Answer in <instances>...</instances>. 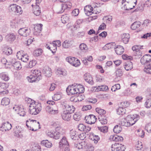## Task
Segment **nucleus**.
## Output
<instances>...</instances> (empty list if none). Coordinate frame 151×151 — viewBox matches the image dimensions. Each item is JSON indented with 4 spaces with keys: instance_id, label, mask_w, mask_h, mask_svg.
Instances as JSON below:
<instances>
[{
    "instance_id": "nucleus-25",
    "label": "nucleus",
    "mask_w": 151,
    "mask_h": 151,
    "mask_svg": "<svg viewBox=\"0 0 151 151\" xmlns=\"http://www.w3.org/2000/svg\"><path fill=\"white\" fill-rule=\"evenodd\" d=\"M69 16L68 14L62 15L61 17V21L64 24L68 23L69 21Z\"/></svg>"
},
{
    "instance_id": "nucleus-53",
    "label": "nucleus",
    "mask_w": 151,
    "mask_h": 151,
    "mask_svg": "<svg viewBox=\"0 0 151 151\" xmlns=\"http://www.w3.org/2000/svg\"><path fill=\"white\" fill-rule=\"evenodd\" d=\"M17 6V5L14 4L11 5L9 7V10L15 13Z\"/></svg>"
},
{
    "instance_id": "nucleus-17",
    "label": "nucleus",
    "mask_w": 151,
    "mask_h": 151,
    "mask_svg": "<svg viewBox=\"0 0 151 151\" xmlns=\"http://www.w3.org/2000/svg\"><path fill=\"white\" fill-rule=\"evenodd\" d=\"M42 25L39 24L36 25L34 28V34L35 35H37L39 34L42 29Z\"/></svg>"
},
{
    "instance_id": "nucleus-8",
    "label": "nucleus",
    "mask_w": 151,
    "mask_h": 151,
    "mask_svg": "<svg viewBox=\"0 0 151 151\" xmlns=\"http://www.w3.org/2000/svg\"><path fill=\"white\" fill-rule=\"evenodd\" d=\"M84 10L86 14L88 16L91 15L92 13L97 14L100 12L99 11L95 12L93 7H92L91 5L86 6L84 7Z\"/></svg>"
},
{
    "instance_id": "nucleus-2",
    "label": "nucleus",
    "mask_w": 151,
    "mask_h": 151,
    "mask_svg": "<svg viewBox=\"0 0 151 151\" xmlns=\"http://www.w3.org/2000/svg\"><path fill=\"white\" fill-rule=\"evenodd\" d=\"M31 101V102L29 103V112L32 115H37L41 110V106L40 103L36 102L33 100L30 99L28 101Z\"/></svg>"
},
{
    "instance_id": "nucleus-20",
    "label": "nucleus",
    "mask_w": 151,
    "mask_h": 151,
    "mask_svg": "<svg viewBox=\"0 0 151 151\" xmlns=\"http://www.w3.org/2000/svg\"><path fill=\"white\" fill-rule=\"evenodd\" d=\"M45 110L47 112L50 114L55 115L58 114V111L50 109V106H49L46 107Z\"/></svg>"
},
{
    "instance_id": "nucleus-62",
    "label": "nucleus",
    "mask_w": 151,
    "mask_h": 151,
    "mask_svg": "<svg viewBox=\"0 0 151 151\" xmlns=\"http://www.w3.org/2000/svg\"><path fill=\"white\" fill-rule=\"evenodd\" d=\"M145 129L149 133H151V123H149L146 124Z\"/></svg>"
},
{
    "instance_id": "nucleus-35",
    "label": "nucleus",
    "mask_w": 151,
    "mask_h": 151,
    "mask_svg": "<svg viewBox=\"0 0 151 151\" xmlns=\"http://www.w3.org/2000/svg\"><path fill=\"white\" fill-rule=\"evenodd\" d=\"M16 70H19L22 68V66L20 62L16 61L12 66Z\"/></svg>"
},
{
    "instance_id": "nucleus-5",
    "label": "nucleus",
    "mask_w": 151,
    "mask_h": 151,
    "mask_svg": "<svg viewBox=\"0 0 151 151\" xmlns=\"http://www.w3.org/2000/svg\"><path fill=\"white\" fill-rule=\"evenodd\" d=\"M72 4L70 3L62 4L60 6L58 7L56 9V12L58 14L63 12L66 9H70L72 6Z\"/></svg>"
},
{
    "instance_id": "nucleus-24",
    "label": "nucleus",
    "mask_w": 151,
    "mask_h": 151,
    "mask_svg": "<svg viewBox=\"0 0 151 151\" xmlns=\"http://www.w3.org/2000/svg\"><path fill=\"white\" fill-rule=\"evenodd\" d=\"M33 13L34 14L37 16L40 15L41 13L40 8L38 5H36L33 9Z\"/></svg>"
},
{
    "instance_id": "nucleus-38",
    "label": "nucleus",
    "mask_w": 151,
    "mask_h": 151,
    "mask_svg": "<svg viewBox=\"0 0 151 151\" xmlns=\"http://www.w3.org/2000/svg\"><path fill=\"white\" fill-rule=\"evenodd\" d=\"M98 129L101 132L105 133L108 132V127L106 126H104L102 127H98Z\"/></svg>"
},
{
    "instance_id": "nucleus-48",
    "label": "nucleus",
    "mask_w": 151,
    "mask_h": 151,
    "mask_svg": "<svg viewBox=\"0 0 151 151\" xmlns=\"http://www.w3.org/2000/svg\"><path fill=\"white\" fill-rule=\"evenodd\" d=\"M96 111L101 116L102 115L106 113V111L104 109L97 108L96 109Z\"/></svg>"
},
{
    "instance_id": "nucleus-33",
    "label": "nucleus",
    "mask_w": 151,
    "mask_h": 151,
    "mask_svg": "<svg viewBox=\"0 0 151 151\" xmlns=\"http://www.w3.org/2000/svg\"><path fill=\"white\" fill-rule=\"evenodd\" d=\"M126 112V110L124 107H119L117 110V114L119 115H123Z\"/></svg>"
},
{
    "instance_id": "nucleus-28",
    "label": "nucleus",
    "mask_w": 151,
    "mask_h": 151,
    "mask_svg": "<svg viewBox=\"0 0 151 151\" xmlns=\"http://www.w3.org/2000/svg\"><path fill=\"white\" fill-rule=\"evenodd\" d=\"M70 136L71 139L73 140H76L78 139V135L76 134V132L71 130L70 133Z\"/></svg>"
},
{
    "instance_id": "nucleus-43",
    "label": "nucleus",
    "mask_w": 151,
    "mask_h": 151,
    "mask_svg": "<svg viewBox=\"0 0 151 151\" xmlns=\"http://www.w3.org/2000/svg\"><path fill=\"white\" fill-rule=\"evenodd\" d=\"M12 53V50L11 48H7L4 50L3 51V54L6 55H9L11 54Z\"/></svg>"
},
{
    "instance_id": "nucleus-4",
    "label": "nucleus",
    "mask_w": 151,
    "mask_h": 151,
    "mask_svg": "<svg viewBox=\"0 0 151 151\" xmlns=\"http://www.w3.org/2000/svg\"><path fill=\"white\" fill-rule=\"evenodd\" d=\"M32 74L27 78L29 82L32 83L37 82L42 78L41 73L40 70H35L32 71Z\"/></svg>"
},
{
    "instance_id": "nucleus-21",
    "label": "nucleus",
    "mask_w": 151,
    "mask_h": 151,
    "mask_svg": "<svg viewBox=\"0 0 151 151\" xmlns=\"http://www.w3.org/2000/svg\"><path fill=\"white\" fill-rule=\"evenodd\" d=\"M122 41L125 44H127L129 41L130 36L129 34H124L122 35Z\"/></svg>"
},
{
    "instance_id": "nucleus-58",
    "label": "nucleus",
    "mask_w": 151,
    "mask_h": 151,
    "mask_svg": "<svg viewBox=\"0 0 151 151\" xmlns=\"http://www.w3.org/2000/svg\"><path fill=\"white\" fill-rule=\"evenodd\" d=\"M130 104V103L129 102L126 101L122 102L121 103V105L124 108L128 107L129 106Z\"/></svg>"
},
{
    "instance_id": "nucleus-31",
    "label": "nucleus",
    "mask_w": 151,
    "mask_h": 151,
    "mask_svg": "<svg viewBox=\"0 0 151 151\" xmlns=\"http://www.w3.org/2000/svg\"><path fill=\"white\" fill-rule=\"evenodd\" d=\"M122 130V128L120 125H116L114 127V132L116 133H120Z\"/></svg>"
},
{
    "instance_id": "nucleus-7",
    "label": "nucleus",
    "mask_w": 151,
    "mask_h": 151,
    "mask_svg": "<svg viewBox=\"0 0 151 151\" xmlns=\"http://www.w3.org/2000/svg\"><path fill=\"white\" fill-rule=\"evenodd\" d=\"M125 148L124 145L115 143L111 145L112 151H124Z\"/></svg>"
},
{
    "instance_id": "nucleus-15",
    "label": "nucleus",
    "mask_w": 151,
    "mask_h": 151,
    "mask_svg": "<svg viewBox=\"0 0 151 151\" xmlns=\"http://www.w3.org/2000/svg\"><path fill=\"white\" fill-rule=\"evenodd\" d=\"M61 116L63 119L67 121H69L71 119V114L66 112V111H64Z\"/></svg>"
},
{
    "instance_id": "nucleus-51",
    "label": "nucleus",
    "mask_w": 151,
    "mask_h": 151,
    "mask_svg": "<svg viewBox=\"0 0 151 151\" xmlns=\"http://www.w3.org/2000/svg\"><path fill=\"white\" fill-rule=\"evenodd\" d=\"M115 45L116 44L114 42L106 44L104 47V48L106 47H108V49L113 48L114 47H115Z\"/></svg>"
},
{
    "instance_id": "nucleus-47",
    "label": "nucleus",
    "mask_w": 151,
    "mask_h": 151,
    "mask_svg": "<svg viewBox=\"0 0 151 151\" xmlns=\"http://www.w3.org/2000/svg\"><path fill=\"white\" fill-rule=\"evenodd\" d=\"M52 44L54 48H55V49H57L56 46L59 47L61 46V42L60 40L54 41L52 42Z\"/></svg>"
},
{
    "instance_id": "nucleus-49",
    "label": "nucleus",
    "mask_w": 151,
    "mask_h": 151,
    "mask_svg": "<svg viewBox=\"0 0 151 151\" xmlns=\"http://www.w3.org/2000/svg\"><path fill=\"white\" fill-rule=\"evenodd\" d=\"M99 121L100 123L102 124H106L107 122V120L106 119L103 118L102 116L99 117L98 118Z\"/></svg>"
},
{
    "instance_id": "nucleus-3",
    "label": "nucleus",
    "mask_w": 151,
    "mask_h": 151,
    "mask_svg": "<svg viewBox=\"0 0 151 151\" xmlns=\"http://www.w3.org/2000/svg\"><path fill=\"white\" fill-rule=\"evenodd\" d=\"M138 115L136 117L134 115L131 117L129 116H128L126 119H123L121 120L119 124L121 126L129 127L133 125L139 119Z\"/></svg>"
},
{
    "instance_id": "nucleus-11",
    "label": "nucleus",
    "mask_w": 151,
    "mask_h": 151,
    "mask_svg": "<svg viewBox=\"0 0 151 151\" xmlns=\"http://www.w3.org/2000/svg\"><path fill=\"white\" fill-rule=\"evenodd\" d=\"M30 32V29L26 27L21 28L18 30V33L20 35L25 37L29 35Z\"/></svg>"
},
{
    "instance_id": "nucleus-60",
    "label": "nucleus",
    "mask_w": 151,
    "mask_h": 151,
    "mask_svg": "<svg viewBox=\"0 0 151 151\" xmlns=\"http://www.w3.org/2000/svg\"><path fill=\"white\" fill-rule=\"evenodd\" d=\"M36 63L37 62L35 60H32V61H31L29 63L28 68H32L33 66L36 65Z\"/></svg>"
},
{
    "instance_id": "nucleus-16",
    "label": "nucleus",
    "mask_w": 151,
    "mask_h": 151,
    "mask_svg": "<svg viewBox=\"0 0 151 151\" xmlns=\"http://www.w3.org/2000/svg\"><path fill=\"white\" fill-rule=\"evenodd\" d=\"M114 49L118 55H122L124 51V48L120 45L116 46L115 47Z\"/></svg>"
},
{
    "instance_id": "nucleus-27",
    "label": "nucleus",
    "mask_w": 151,
    "mask_h": 151,
    "mask_svg": "<svg viewBox=\"0 0 151 151\" xmlns=\"http://www.w3.org/2000/svg\"><path fill=\"white\" fill-rule=\"evenodd\" d=\"M41 144L48 148L51 147L52 145V144L47 140L42 141L41 142Z\"/></svg>"
},
{
    "instance_id": "nucleus-40",
    "label": "nucleus",
    "mask_w": 151,
    "mask_h": 151,
    "mask_svg": "<svg viewBox=\"0 0 151 151\" xmlns=\"http://www.w3.org/2000/svg\"><path fill=\"white\" fill-rule=\"evenodd\" d=\"M33 151H41L40 146L38 144L34 143L33 146L32 147Z\"/></svg>"
},
{
    "instance_id": "nucleus-37",
    "label": "nucleus",
    "mask_w": 151,
    "mask_h": 151,
    "mask_svg": "<svg viewBox=\"0 0 151 151\" xmlns=\"http://www.w3.org/2000/svg\"><path fill=\"white\" fill-rule=\"evenodd\" d=\"M42 52L43 51L41 49H38L34 51L33 55L35 56H39L42 54Z\"/></svg>"
},
{
    "instance_id": "nucleus-1",
    "label": "nucleus",
    "mask_w": 151,
    "mask_h": 151,
    "mask_svg": "<svg viewBox=\"0 0 151 151\" xmlns=\"http://www.w3.org/2000/svg\"><path fill=\"white\" fill-rule=\"evenodd\" d=\"M84 88L80 85H72L68 87L66 89V92L69 95H76L81 93L84 92Z\"/></svg>"
},
{
    "instance_id": "nucleus-19",
    "label": "nucleus",
    "mask_w": 151,
    "mask_h": 151,
    "mask_svg": "<svg viewBox=\"0 0 151 151\" xmlns=\"http://www.w3.org/2000/svg\"><path fill=\"white\" fill-rule=\"evenodd\" d=\"M5 38L6 40L11 42L14 41L15 39L16 36L14 34L10 33L6 35Z\"/></svg>"
},
{
    "instance_id": "nucleus-14",
    "label": "nucleus",
    "mask_w": 151,
    "mask_h": 151,
    "mask_svg": "<svg viewBox=\"0 0 151 151\" xmlns=\"http://www.w3.org/2000/svg\"><path fill=\"white\" fill-rule=\"evenodd\" d=\"M85 80L89 84L92 85L94 83L93 78L88 73H86L84 75Z\"/></svg>"
},
{
    "instance_id": "nucleus-52",
    "label": "nucleus",
    "mask_w": 151,
    "mask_h": 151,
    "mask_svg": "<svg viewBox=\"0 0 151 151\" xmlns=\"http://www.w3.org/2000/svg\"><path fill=\"white\" fill-rule=\"evenodd\" d=\"M28 56L27 54H23V55L22 56V58H20L22 61L24 62H27L28 60Z\"/></svg>"
},
{
    "instance_id": "nucleus-12",
    "label": "nucleus",
    "mask_w": 151,
    "mask_h": 151,
    "mask_svg": "<svg viewBox=\"0 0 151 151\" xmlns=\"http://www.w3.org/2000/svg\"><path fill=\"white\" fill-rule=\"evenodd\" d=\"M63 106L65 109L64 111H66V112L71 114L73 113L75 110V108L73 105H70L66 104H64Z\"/></svg>"
},
{
    "instance_id": "nucleus-46",
    "label": "nucleus",
    "mask_w": 151,
    "mask_h": 151,
    "mask_svg": "<svg viewBox=\"0 0 151 151\" xmlns=\"http://www.w3.org/2000/svg\"><path fill=\"white\" fill-rule=\"evenodd\" d=\"M133 55L134 56H136V58H140L142 55V53L141 51L139 50L134 51V53H133Z\"/></svg>"
},
{
    "instance_id": "nucleus-30",
    "label": "nucleus",
    "mask_w": 151,
    "mask_h": 151,
    "mask_svg": "<svg viewBox=\"0 0 151 151\" xmlns=\"http://www.w3.org/2000/svg\"><path fill=\"white\" fill-rule=\"evenodd\" d=\"M81 114L79 112L76 113L73 116L74 119L77 121H79L81 119Z\"/></svg>"
},
{
    "instance_id": "nucleus-36",
    "label": "nucleus",
    "mask_w": 151,
    "mask_h": 151,
    "mask_svg": "<svg viewBox=\"0 0 151 151\" xmlns=\"http://www.w3.org/2000/svg\"><path fill=\"white\" fill-rule=\"evenodd\" d=\"M133 68V64L131 61L128 62L124 66L125 69L127 71L131 70Z\"/></svg>"
},
{
    "instance_id": "nucleus-23",
    "label": "nucleus",
    "mask_w": 151,
    "mask_h": 151,
    "mask_svg": "<svg viewBox=\"0 0 151 151\" xmlns=\"http://www.w3.org/2000/svg\"><path fill=\"white\" fill-rule=\"evenodd\" d=\"M141 25V22L139 21H136L133 23L131 26V29L134 30L139 28Z\"/></svg>"
},
{
    "instance_id": "nucleus-13",
    "label": "nucleus",
    "mask_w": 151,
    "mask_h": 151,
    "mask_svg": "<svg viewBox=\"0 0 151 151\" xmlns=\"http://www.w3.org/2000/svg\"><path fill=\"white\" fill-rule=\"evenodd\" d=\"M68 142L65 137H63L59 143V147L60 149H63L65 146H66V147L68 146Z\"/></svg>"
},
{
    "instance_id": "nucleus-18",
    "label": "nucleus",
    "mask_w": 151,
    "mask_h": 151,
    "mask_svg": "<svg viewBox=\"0 0 151 151\" xmlns=\"http://www.w3.org/2000/svg\"><path fill=\"white\" fill-rule=\"evenodd\" d=\"M110 139L111 140L116 142H121L123 140V138L122 136L115 135H111L110 137Z\"/></svg>"
},
{
    "instance_id": "nucleus-34",
    "label": "nucleus",
    "mask_w": 151,
    "mask_h": 151,
    "mask_svg": "<svg viewBox=\"0 0 151 151\" xmlns=\"http://www.w3.org/2000/svg\"><path fill=\"white\" fill-rule=\"evenodd\" d=\"M10 102V99L7 98H3L1 101V105L3 106H6L8 105Z\"/></svg>"
},
{
    "instance_id": "nucleus-56",
    "label": "nucleus",
    "mask_w": 151,
    "mask_h": 151,
    "mask_svg": "<svg viewBox=\"0 0 151 151\" xmlns=\"http://www.w3.org/2000/svg\"><path fill=\"white\" fill-rule=\"evenodd\" d=\"M142 46H141L138 45H134L132 47V49L133 50L134 53V51H137L140 49H142Z\"/></svg>"
},
{
    "instance_id": "nucleus-42",
    "label": "nucleus",
    "mask_w": 151,
    "mask_h": 151,
    "mask_svg": "<svg viewBox=\"0 0 151 151\" xmlns=\"http://www.w3.org/2000/svg\"><path fill=\"white\" fill-rule=\"evenodd\" d=\"M79 47L81 50L83 52H86L88 49L87 45L84 43L81 44L80 45Z\"/></svg>"
},
{
    "instance_id": "nucleus-32",
    "label": "nucleus",
    "mask_w": 151,
    "mask_h": 151,
    "mask_svg": "<svg viewBox=\"0 0 151 151\" xmlns=\"http://www.w3.org/2000/svg\"><path fill=\"white\" fill-rule=\"evenodd\" d=\"M44 73L45 74V76L47 77H50L52 75L51 72V69L49 67H47L43 71Z\"/></svg>"
},
{
    "instance_id": "nucleus-45",
    "label": "nucleus",
    "mask_w": 151,
    "mask_h": 151,
    "mask_svg": "<svg viewBox=\"0 0 151 151\" xmlns=\"http://www.w3.org/2000/svg\"><path fill=\"white\" fill-rule=\"evenodd\" d=\"M84 96L83 95H78L77 97H76L74 99V102H76L77 101H81L82 100L84 99Z\"/></svg>"
},
{
    "instance_id": "nucleus-26",
    "label": "nucleus",
    "mask_w": 151,
    "mask_h": 151,
    "mask_svg": "<svg viewBox=\"0 0 151 151\" xmlns=\"http://www.w3.org/2000/svg\"><path fill=\"white\" fill-rule=\"evenodd\" d=\"M0 77L1 79L5 81H7L9 79L8 75L5 72H2L0 73Z\"/></svg>"
},
{
    "instance_id": "nucleus-50",
    "label": "nucleus",
    "mask_w": 151,
    "mask_h": 151,
    "mask_svg": "<svg viewBox=\"0 0 151 151\" xmlns=\"http://www.w3.org/2000/svg\"><path fill=\"white\" fill-rule=\"evenodd\" d=\"M136 149L137 150H141L142 148V142L140 141H138L137 144L135 146Z\"/></svg>"
},
{
    "instance_id": "nucleus-6",
    "label": "nucleus",
    "mask_w": 151,
    "mask_h": 151,
    "mask_svg": "<svg viewBox=\"0 0 151 151\" xmlns=\"http://www.w3.org/2000/svg\"><path fill=\"white\" fill-rule=\"evenodd\" d=\"M66 60L70 64L76 67L79 66L80 64L79 60L74 57H68L66 58Z\"/></svg>"
},
{
    "instance_id": "nucleus-9",
    "label": "nucleus",
    "mask_w": 151,
    "mask_h": 151,
    "mask_svg": "<svg viewBox=\"0 0 151 151\" xmlns=\"http://www.w3.org/2000/svg\"><path fill=\"white\" fill-rule=\"evenodd\" d=\"M13 109L20 116H23L25 114V112L23 107L22 105L19 106L15 105L13 107Z\"/></svg>"
},
{
    "instance_id": "nucleus-61",
    "label": "nucleus",
    "mask_w": 151,
    "mask_h": 151,
    "mask_svg": "<svg viewBox=\"0 0 151 151\" xmlns=\"http://www.w3.org/2000/svg\"><path fill=\"white\" fill-rule=\"evenodd\" d=\"M85 128V126L81 124H79L78 127V129L81 131H84Z\"/></svg>"
},
{
    "instance_id": "nucleus-39",
    "label": "nucleus",
    "mask_w": 151,
    "mask_h": 151,
    "mask_svg": "<svg viewBox=\"0 0 151 151\" xmlns=\"http://www.w3.org/2000/svg\"><path fill=\"white\" fill-rule=\"evenodd\" d=\"M55 131L58 132L61 135H63L65 132V130L62 128L59 127H56Z\"/></svg>"
},
{
    "instance_id": "nucleus-22",
    "label": "nucleus",
    "mask_w": 151,
    "mask_h": 151,
    "mask_svg": "<svg viewBox=\"0 0 151 151\" xmlns=\"http://www.w3.org/2000/svg\"><path fill=\"white\" fill-rule=\"evenodd\" d=\"M12 127V126L11 124L9 122H7L4 123L2 125V129H4L5 131H9L10 130Z\"/></svg>"
},
{
    "instance_id": "nucleus-55",
    "label": "nucleus",
    "mask_w": 151,
    "mask_h": 151,
    "mask_svg": "<svg viewBox=\"0 0 151 151\" xmlns=\"http://www.w3.org/2000/svg\"><path fill=\"white\" fill-rule=\"evenodd\" d=\"M116 76L118 77H120L122 75L123 72L120 69H118L115 72Z\"/></svg>"
},
{
    "instance_id": "nucleus-29",
    "label": "nucleus",
    "mask_w": 151,
    "mask_h": 151,
    "mask_svg": "<svg viewBox=\"0 0 151 151\" xmlns=\"http://www.w3.org/2000/svg\"><path fill=\"white\" fill-rule=\"evenodd\" d=\"M134 6L129 3L124 4V8L126 10H130L134 8Z\"/></svg>"
},
{
    "instance_id": "nucleus-44",
    "label": "nucleus",
    "mask_w": 151,
    "mask_h": 151,
    "mask_svg": "<svg viewBox=\"0 0 151 151\" xmlns=\"http://www.w3.org/2000/svg\"><path fill=\"white\" fill-rule=\"evenodd\" d=\"M145 72L149 74H151V67L149 64L148 65L145 66L144 69Z\"/></svg>"
},
{
    "instance_id": "nucleus-54",
    "label": "nucleus",
    "mask_w": 151,
    "mask_h": 151,
    "mask_svg": "<svg viewBox=\"0 0 151 151\" xmlns=\"http://www.w3.org/2000/svg\"><path fill=\"white\" fill-rule=\"evenodd\" d=\"M9 85L7 83L0 82V87L2 89L5 90L8 87Z\"/></svg>"
},
{
    "instance_id": "nucleus-10",
    "label": "nucleus",
    "mask_w": 151,
    "mask_h": 151,
    "mask_svg": "<svg viewBox=\"0 0 151 151\" xmlns=\"http://www.w3.org/2000/svg\"><path fill=\"white\" fill-rule=\"evenodd\" d=\"M96 118L95 116L93 114H90L85 117L86 122L89 124H94L96 121Z\"/></svg>"
},
{
    "instance_id": "nucleus-63",
    "label": "nucleus",
    "mask_w": 151,
    "mask_h": 151,
    "mask_svg": "<svg viewBox=\"0 0 151 151\" xmlns=\"http://www.w3.org/2000/svg\"><path fill=\"white\" fill-rule=\"evenodd\" d=\"M92 108V106L90 105H87L83 106L82 108L83 111H87L90 110Z\"/></svg>"
},
{
    "instance_id": "nucleus-41",
    "label": "nucleus",
    "mask_w": 151,
    "mask_h": 151,
    "mask_svg": "<svg viewBox=\"0 0 151 151\" xmlns=\"http://www.w3.org/2000/svg\"><path fill=\"white\" fill-rule=\"evenodd\" d=\"M16 61V59L14 58H8L7 65L13 66Z\"/></svg>"
},
{
    "instance_id": "nucleus-57",
    "label": "nucleus",
    "mask_w": 151,
    "mask_h": 151,
    "mask_svg": "<svg viewBox=\"0 0 151 151\" xmlns=\"http://www.w3.org/2000/svg\"><path fill=\"white\" fill-rule=\"evenodd\" d=\"M145 105L147 108L150 107L151 106V99H147L145 103Z\"/></svg>"
},
{
    "instance_id": "nucleus-64",
    "label": "nucleus",
    "mask_w": 151,
    "mask_h": 151,
    "mask_svg": "<svg viewBox=\"0 0 151 151\" xmlns=\"http://www.w3.org/2000/svg\"><path fill=\"white\" fill-rule=\"evenodd\" d=\"M79 12V10L78 9H76L72 11V14L74 16H77L78 15Z\"/></svg>"
},
{
    "instance_id": "nucleus-59",
    "label": "nucleus",
    "mask_w": 151,
    "mask_h": 151,
    "mask_svg": "<svg viewBox=\"0 0 151 151\" xmlns=\"http://www.w3.org/2000/svg\"><path fill=\"white\" fill-rule=\"evenodd\" d=\"M62 46L64 48H68L70 46V44L68 41L66 40L63 43Z\"/></svg>"
}]
</instances>
